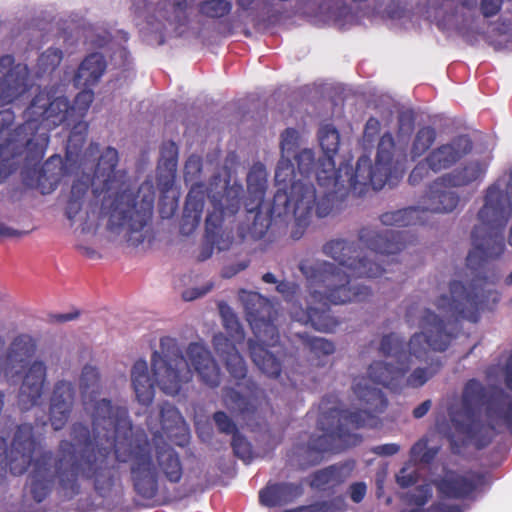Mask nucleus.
<instances>
[{
    "label": "nucleus",
    "instance_id": "f257e3e1",
    "mask_svg": "<svg viewBox=\"0 0 512 512\" xmlns=\"http://www.w3.org/2000/svg\"><path fill=\"white\" fill-rule=\"evenodd\" d=\"M113 433L99 439L90 428L75 421L69 428V439L58 442L56 449H41L34 426L22 423L16 427L10 445L0 437V485L7 471L21 476L29 471L27 485L36 503H42L58 485L63 495L72 499L81 492L82 482H91L95 491L105 497L119 479L116 461L131 462V478L136 493L152 499L158 492V477L153 464L152 446L142 429L134 430L129 414L116 410Z\"/></svg>",
    "mask_w": 512,
    "mask_h": 512
},
{
    "label": "nucleus",
    "instance_id": "f03ea898",
    "mask_svg": "<svg viewBox=\"0 0 512 512\" xmlns=\"http://www.w3.org/2000/svg\"><path fill=\"white\" fill-rule=\"evenodd\" d=\"M94 100L92 87L83 88L71 105L65 96L41 90L24 112L25 122L12 129L15 114L11 109L0 111V183L18 168L17 158L25 155L28 162H39L49 144V132L60 125L72 126L66 144L65 162L60 155L51 156L36 174V188L52 193L75 164L84 172L99 153V144L91 143L80 155L86 141L88 124L83 120ZM93 165H91L92 167Z\"/></svg>",
    "mask_w": 512,
    "mask_h": 512
},
{
    "label": "nucleus",
    "instance_id": "7ed1b4c3",
    "mask_svg": "<svg viewBox=\"0 0 512 512\" xmlns=\"http://www.w3.org/2000/svg\"><path fill=\"white\" fill-rule=\"evenodd\" d=\"M411 242L405 231L379 232L369 227L359 231V244L344 239L327 242L323 252L339 266L322 260L299 264L308 283L309 299L306 309L293 312V316L318 331H334L340 322L330 314V305L362 302L371 295L370 288L353 284L351 278L380 277L387 272L383 264L395 262L394 256Z\"/></svg>",
    "mask_w": 512,
    "mask_h": 512
},
{
    "label": "nucleus",
    "instance_id": "20e7f679",
    "mask_svg": "<svg viewBox=\"0 0 512 512\" xmlns=\"http://www.w3.org/2000/svg\"><path fill=\"white\" fill-rule=\"evenodd\" d=\"M486 279L474 278L464 285L452 281L450 295H441L435 301L442 317L425 309L419 321L420 332L414 333L409 342L392 332L382 337L379 351L385 357L394 359L395 364L375 361L368 368V379L363 385H382L394 392L404 388H420L438 374L443 366L439 358L430 357V352H444L456 337L460 320L476 323L483 303Z\"/></svg>",
    "mask_w": 512,
    "mask_h": 512
},
{
    "label": "nucleus",
    "instance_id": "39448f33",
    "mask_svg": "<svg viewBox=\"0 0 512 512\" xmlns=\"http://www.w3.org/2000/svg\"><path fill=\"white\" fill-rule=\"evenodd\" d=\"M118 161V151L107 147L99 156L93 174L73 182L65 216L71 222L75 220L91 186L95 198H101L99 218H107L108 231L121 236L127 246L138 247L153 238L155 193L151 185H141L134 191L124 175L116 171Z\"/></svg>",
    "mask_w": 512,
    "mask_h": 512
},
{
    "label": "nucleus",
    "instance_id": "423d86ee",
    "mask_svg": "<svg viewBox=\"0 0 512 512\" xmlns=\"http://www.w3.org/2000/svg\"><path fill=\"white\" fill-rule=\"evenodd\" d=\"M512 217V171L502 189V180L490 185L484 196V205L478 212L479 224L471 233L473 248L466 264L478 270L485 263L498 259L505 251L504 228Z\"/></svg>",
    "mask_w": 512,
    "mask_h": 512
},
{
    "label": "nucleus",
    "instance_id": "0eeeda50",
    "mask_svg": "<svg viewBox=\"0 0 512 512\" xmlns=\"http://www.w3.org/2000/svg\"><path fill=\"white\" fill-rule=\"evenodd\" d=\"M239 298L255 336V340H248L250 358L263 374L276 379L294 358L282 345L276 344L279 339L274 323L277 312L272 303L257 292L242 290Z\"/></svg>",
    "mask_w": 512,
    "mask_h": 512
},
{
    "label": "nucleus",
    "instance_id": "6e6552de",
    "mask_svg": "<svg viewBox=\"0 0 512 512\" xmlns=\"http://www.w3.org/2000/svg\"><path fill=\"white\" fill-rule=\"evenodd\" d=\"M160 350L154 351L151 356L155 380L150 376L147 362L143 359L137 360L131 369L136 399L144 406L150 405L154 399L155 382L165 394L175 396L193 377V371L174 338H161Z\"/></svg>",
    "mask_w": 512,
    "mask_h": 512
},
{
    "label": "nucleus",
    "instance_id": "1a4fd4ad",
    "mask_svg": "<svg viewBox=\"0 0 512 512\" xmlns=\"http://www.w3.org/2000/svg\"><path fill=\"white\" fill-rule=\"evenodd\" d=\"M362 382L366 380L355 378L352 388L358 399L365 404V409L350 411L333 407L323 411L318 419V429L323 434L311 437V450L319 453L332 451L337 440L346 441L352 436V430L376 425V414L384 412L388 400L381 389L363 385Z\"/></svg>",
    "mask_w": 512,
    "mask_h": 512
},
{
    "label": "nucleus",
    "instance_id": "9d476101",
    "mask_svg": "<svg viewBox=\"0 0 512 512\" xmlns=\"http://www.w3.org/2000/svg\"><path fill=\"white\" fill-rule=\"evenodd\" d=\"M485 388L477 379H470L463 388L461 407L449 411L453 428L448 436L453 454L460 455L462 449L473 443L477 449L489 445L494 435V426L483 423L477 412L485 398Z\"/></svg>",
    "mask_w": 512,
    "mask_h": 512
},
{
    "label": "nucleus",
    "instance_id": "9b49d317",
    "mask_svg": "<svg viewBox=\"0 0 512 512\" xmlns=\"http://www.w3.org/2000/svg\"><path fill=\"white\" fill-rule=\"evenodd\" d=\"M318 141L323 156L318 159L316 180L323 188V199L318 203L317 216H327L333 209L334 201L338 195L345 196L350 193L346 181V169H354L349 163H342L336 169L334 156L340 145L339 131L332 124L322 125L318 130Z\"/></svg>",
    "mask_w": 512,
    "mask_h": 512
},
{
    "label": "nucleus",
    "instance_id": "f8f14e48",
    "mask_svg": "<svg viewBox=\"0 0 512 512\" xmlns=\"http://www.w3.org/2000/svg\"><path fill=\"white\" fill-rule=\"evenodd\" d=\"M275 185L271 213L281 216L292 210L303 221L312 208L317 212L318 203L323 199V190L316 191L313 183L297 178L294 165L289 157L281 156L275 170Z\"/></svg>",
    "mask_w": 512,
    "mask_h": 512
},
{
    "label": "nucleus",
    "instance_id": "ddd939ff",
    "mask_svg": "<svg viewBox=\"0 0 512 512\" xmlns=\"http://www.w3.org/2000/svg\"><path fill=\"white\" fill-rule=\"evenodd\" d=\"M242 193L243 186L234 183L227 186L219 198L215 195L212 196V210L208 212L205 220L206 244L198 255V261L209 259L215 247L219 251L230 248L233 242V228L228 227L225 223L233 221L234 216L240 210Z\"/></svg>",
    "mask_w": 512,
    "mask_h": 512
},
{
    "label": "nucleus",
    "instance_id": "4468645a",
    "mask_svg": "<svg viewBox=\"0 0 512 512\" xmlns=\"http://www.w3.org/2000/svg\"><path fill=\"white\" fill-rule=\"evenodd\" d=\"M394 152L393 135L386 132L378 143L374 165L368 156L363 155L358 158L355 169H346L348 190L354 195L362 196L369 187L375 191L382 189L391 176Z\"/></svg>",
    "mask_w": 512,
    "mask_h": 512
},
{
    "label": "nucleus",
    "instance_id": "2eb2a0df",
    "mask_svg": "<svg viewBox=\"0 0 512 512\" xmlns=\"http://www.w3.org/2000/svg\"><path fill=\"white\" fill-rule=\"evenodd\" d=\"M100 380V373L95 366L86 364L82 368L79 388L84 411L91 418L90 434H98L99 439H102L106 434L113 433L116 410L123 409L127 413L128 410L123 406H114L109 399H94L101 391Z\"/></svg>",
    "mask_w": 512,
    "mask_h": 512
},
{
    "label": "nucleus",
    "instance_id": "dca6fc26",
    "mask_svg": "<svg viewBox=\"0 0 512 512\" xmlns=\"http://www.w3.org/2000/svg\"><path fill=\"white\" fill-rule=\"evenodd\" d=\"M202 168V158L198 155L189 156L184 166V180L191 183L181 220V232L185 234L192 233L201 221L205 203V185L199 181Z\"/></svg>",
    "mask_w": 512,
    "mask_h": 512
},
{
    "label": "nucleus",
    "instance_id": "f3484780",
    "mask_svg": "<svg viewBox=\"0 0 512 512\" xmlns=\"http://www.w3.org/2000/svg\"><path fill=\"white\" fill-rule=\"evenodd\" d=\"M27 64L16 63L13 55L0 57V103L10 104L31 87Z\"/></svg>",
    "mask_w": 512,
    "mask_h": 512
},
{
    "label": "nucleus",
    "instance_id": "a211bd4d",
    "mask_svg": "<svg viewBox=\"0 0 512 512\" xmlns=\"http://www.w3.org/2000/svg\"><path fill=\"white\" fill-rule=\"evenodd\" d=\"M433 484L441 498L463 500L485 484V474L472 470L460 474L450 470Z\"/></svg>",
    "mask_w": 512,
    "mask_h": 512
},
{
    "label": "nucleus",
    "instance_id": "6ab92c4d",
    "mask_svg": "<svg viewBox=\"0 0 512 512\" xmlns=\"http://www.w3.org/2000/svg\"><path fill=\"white\" fill-rule=\"evenodd\" d=\"M473 149V142L466 134L453 137L449 142L431 149L426 161L431 171L438 173L450 169L467 156Z\"/></svg>",
    "mask_w": 512,
    "mask_h": 512
},
{
    "label": "nucleus",
    "instance_id": "aec40b11",
    "mask_svg": "<svg viewBox=\"0 0 512 512\" xmlns=\"http://www.w3.org/2000/svg\"><path fill=\"white\" fill-rule=\"evenodd\" d=\"M47 379V366L42 360H34L24 371L17 395V404L28 411L41 404Z\"/></svg>",
    "mask_w": 512,
    "mask_h": 512
},
{
    "label": "nucleus",
    "instance_id": "412c9836",
    "mask_svg": "<svg viewBox=\"0 0 512 512\" xmlns=\"http://www.w3.org/2000/svg\"><path fill=\"white\" fill-rule=\"evenodd\" d=\"M76 396L75 386L67 380L55 382L49 405V420L55 431L62 430L73 410Z\"/></svg>",
    "mask_w": 512,
    "mask_h": 512
},
{
    "label": "nucleus",
    "instance_id": "4be33fe9",
    "mask_svg": "<svg viewBox=\"0 0 512 512\" xmlns=\"http://www.w3.org/2000/svg\"><path fill=\"white\" fill-rule=\"evenodd\" d=\"M37 340L26 333H21L13 338L6 350L8 374L19 375L28 369L37 352Z\"/></svg>",
    "mask_w": 512,
    "mask_h": 512
},
{
    "label": "nucleus",
    "instance_id": "5701e85b",
    "mask_svg": "<svg viewBox=\"0 0 512 512\" xmlns=\"http://www.w3.org/2000/svg\"><path fill=\"white\" fill-rule=\"evenodd\" d=\"M186 352L188 360L200 380L211 388L218 387L221 381V372L211 352L197 342L190 343Z\"/></svg>",
    "mask_w": 512,
    "mask_h": 512
},
{
    "label": "nucleus",
    "instance_id": "b1692460",
    "mask_svg": "<svg viewBox=\"0 0 512 512\" xmlns=\"http://www.w3.org/2000/svg\"><path fill=\"white\" fill-rule=\"evenodd\" d=\"M156 468L171 483H179L183 476V465L178 452L163 438H153Z\"/></svg>",
    "mask_w": 512,
    "mask_h": 512
},
{
    "label": "nucleus",
    "instance_id": "393cba45",
    "mask_svg": "<svg viewBox=\"0 0 512 512\" xmlns=\"http://www.w3.org/2000/svg\"><path fill=\"white\" fill-rule=\"evenodd\" d=\"M268 174L265 166L257 162L250 168L246 182L248 198L245 202V208L249 213H255V221L259 218L265 193L267 190Z\"/></svg>",
    "mask_w": 512,
    "mask_h": 512
},
{
    "label": "nucleus",
    "instance_id": "a878e982",
    "mask_svg": "<svg viewBox=\"0 0 512 512\" xmlns=\"http://www.w3.org/2000/svg\"><path fill=\"white\" fill-rule=\"evenodd\" d=\"M303 488L300 484L279 482L267 484L259 491L261 505L273 508L286 505L301 496Z\"/></svg>",
    "mask_w": 512,
    "mask_h": 512
},
{
    "label": "nucleus",
    "instance_id": "bb28decb",
    "mask_svg": "<svg viewBox=\"0 0 512 512\" xmlns=\"http://www.w3.org/2000/svg\"><path fill=\"white\" fill-rule=\"evenodd\" d=\"M106 67L107 63L103 54L90 53L82 60L73 77L74 86L77 88L95 86L103 76Z\"/></svg>",
    "mask_w": 512,
    "mask_h": 512
},
{
    "label": "nucleus",
    "instance_id": "cd10ccee",
    "mask_svg": "<svg viewBox=\"0 0 512 512\" xmlns=\"http://www.w3.org/2000/svg\"><path fill=\"white\" fill-rule=\"evenodd\" d=\"M450 185H437L434 187V181L428 188L429 205L421 207L425 210L424 219H427L428 213H449L456 209L459 204V195L451 191Z\"/></svg>",
    "mask_w": 512,
    "mask_h": 512
},
{
    "label": "nucleus",
    "instance_id": "c85d7f7f",
    "mask_svg": "<svg viewBox=\"0 0 512 512\" xmlns=\"http://www.w3.org/2000/svg\"><path fill=\"white\" fill-rule=\"evenodd\" d=\"M484 173L485 169L479 161H470L462 167L438 177L434 180V187L437 185L464 187L479 180Z\"/></svg>",
    "mask_w": 512,
    "mask_h": 512
},
{
    "label": "nucleus",
    "instance_id": "c756f323",
    "mask_svg": "<svg viewBox=\"0 0 512 512\" xmlns=\"http://www.w3.org/2000/svg\"><path fill=\"white\" fill-rule=\"evenodd\" d=\"M224 364L230 377L235 381V384L238 387L244 386V390L248 396L257 395L259 387L251 378L247 376V365L239 352L232 353L231 356H228L224 361Z\"/></svg>",
    "mask_w": 512,
    "mask_h": 512
},
{
    "label": "nucleus",
    "instance_id": "7c9ffc66",
    "mask_svg": "<svg viewBox=\"0 0 512 512\" xmlns=\"http://www.w3.org/2000/svg\"><path fill=\"white\" fill-rule=\"evenodd\" d=\"M425 210L419 206H410L395 211H388L380 215V221L385 226L408 227L417 224L423 225Z\"/></svg>",
    "mask_w": 512,
    "mask_h": 512
},
{
    "label": "nucleus",
    "instance_id": "2f4dec72",
    "mask_svg": "<svg viewBox=\"0 0 512 512\" xmlns=\"http://www.w3.org/2000/svg\"><path fill=\"white\" fill-rule=\"evenodd\" d=\"M63 60V51L60 48L49 47L42 52L35 65V75L43 78L52 75Z\"/></svg>",
    "mask_w": 512,
    "mask_h": 512
},
{
    "label": "nucleus",
    "instance_id": "473e14b6",
    "mask_svg": "<svg viewBox=\"0 0 512 512\" xmlns=\"http://www.w3.org/2000/svg\"><path fill=\"white\" fill-rule=\"evenodd\" d=\"M223 402L232 413L239 415L244 416L255 410L248 397L232 387L223 389Z\"/></svg>",
    "mask_w": 512,
    "mask_h": 512
},
{
    "label": "nucleus",
    "instance_id": "72a5a7b5",
    "mask_svg": "<svg viewBox=\"0 0 512 512\" xmlns=\"http://www.w3.org/2000/svg\"><path fill=\"white\" fill-rule=\"evenodd\" d=\"M232 8V0H202L198 4V12L200 15L213 20L228 16Z\"/></svg>",
    "mask_w": 512,
    "mask_h": 512
},
{
    "label": "nucleus",
    "instance_id": "f704fd0d",
    "mask_svg": "<svg viewBox=\"0 0 512 512\" xmlns=\"http://www.w3.org/2000/svg\"><path fill=\"white\" fill-rule=\"evenodd\" d=\"M437 132L432 126H423L418 129L411 146L413 159L424 155L436 141Z\"/></svg>",
    "mask_w": 512,
    "mask_h": 512
},
{
    "label": "nucleus",
    "instance_id": "c9c22d12",
    "mask_svg": "<svg viewBox=\"0 0 512 512\" xmlns=\"http://www.w3.org/2000/svg\"><path fill=\"white\" fill-rule=\"evenodd\" d=\"M439 453V447H429L428 438L422 437L416 441L410 451V461L414 464H431Z\"/></svg>",
    "mask_w": 512,
    "mask_h": 512
},
{
    "label": "nucleus",
    "instance_id": "e433bc0d",
    "mask_svg": "<svg viewBox=\"0 0 512 512\" xmlns=\"http://www.w3.org/2000/svg\"><path fill=\"white\" fill-rule=\"evenodd\" d=\"M297 162V169L300 179H305L306 182L312 183L310 175L314 172L316 174L318 161L315 162V155L311 149H303L294 156Z\"/></svg>",
    "mask_w": 512,
    "mask_h": 512
},
{
    "label": "nucleus",
    "instance_id": "4c0bfd02",
    "mask_svg": "<svg viewBox=\"0 0 512 512\" xmlns=\"http://www.w3.org/2000/svg\"><path fill=\"white\" fill-rule=\"evenodd\" d=\"M304 342L305 347L316 358L328 356L334 353L335 346L333 342L320 337H309L308 335H299Z\"/></svg>",
    "mask_w": 512,
    "mask_h": 512
},
{
    "label": "nucleus",
    "instance_id": "58836bf2",
    "mask_svg": "<svg viewBox=\"0 0 512 512\" xmlns=\"http://www.w3.org/2000/svg\"><path fill=\"white\" fill-rule=\"evenodd\" d=\"M183 418L178 409L169 402H164L160 406V424L163 430L168 431L177 426Z\"/></svg>",
    "mask_w": 512,
    "mask_h": 512
},
{
    "label": "nucleus",
    "instance_id": "ea45409f",
    "mask_svg": "<svg viewBox=\"0 0 512 512\" xmlns=\"http://www.w3.org/2000/svg\"><path fill=\"white\" fill-rule=\"evenodd\" d=\"M236 343L239 342L234 341L231 337L226 336L223 333L215 334L212 339L213 347L223 361H225L228 356H231L232 353L239 352L236 348Z\"/></svg>",
    "mask_w": 512,
    "mask_h": 512
},
{
    "label": "nucleus",
    "instance_id": "a19ab883",
    "mask_svg": "<svg viewBox=\"0 0 512 512\" xmlns=\"http://www.w3.org/2000/svg\"><path fill=\"white\" fill-rule=\"evenodd\" d=\"M339 470L335 466H329L316 471L311 478L310 486L317 489H323L325 486L337 482Z\"/></svg>",
    "mask_w": 512,
    "mask_h": 512
},
{
    "label": "nucleus",
    "instance_id": "79ce46f5",
    "mask_svg": "<svg viewBox=\"0 0 512 512\" xmlns=\"http://www.w3.org/2000/svg\"><path fill=\"white\" fill-rule=\"evenodd\" d=\"M432 498V488L430 484L418 485L412 492L407 493L406 500L408 505L416 506L421 510Z\"/></svg>",
    "mask_w": 512,
    "mask_h": 512
},
{
    "label": "nucleus",
    "instance_id": "37998d69",
    "mask_svg": "<svg viewBox=\"0 0 512 512\" xmlns=\"http://www.w3.org/2000/svg\"><path fill=\"white\" fill-rule=\"evenodd\" d=\"M231 446L235 456L246 463H249L252 460V445L243 435L240 433H234L232 436Z\"/></svg>",
    "mask_w": 512,
    "mask_h": 512
},
{
    "label": "nucleus",
    "instance_id": "c03bdc74",
    "mask_svg": "<svg viewBox=\"0 0 512 512\" xmlns=\"http://www.w3.org/2000/svg\"><path fill=\"white\" fill-rule=\"evenodd\" d=\"M299 133L294 128H287L281 134V156L289 157L298 147Z\"/></svg>",
    "mask_w": 512,
    "mask_h": 512
},
{
    "label": "nucleus",
    "instance_id": "a18cd8bd",
    "mask_svg": "<svg viewBox=\"0 0 512 512\" xmlns=\"http://www.w3.org/2000/svg\"><path fill=\"white\" fill-rule=\"evenodd\" d=\"M188 7V0H173L171 4L172 15L167 16L166 19L173 21L180 26L185 25L188 21Z\"/></svg>",
    "mask_w": 512,
    "mask_h": 512
},
{
    "label": "nucleus",
    "instance_id": "49530a36",
    "mask_svg": "<svg viewBox=\"0 0 512 512\" xmlns=\"http://www.w3.org/2000/svg\"><path fill=\"white\" fill-rule=\"evenodd\" d=\"M223 326L228 334L227 336L234 341L243 342L245 338L244 330L234 314L224 316Z\"/></svg>",
    "mask_w": 512,
    "mask_h": 512
},
{
    "label": "nucleus",
    "instance_id": "de8ad7c7",
    "mask_svg": "<svg viewBox=\"0 0 512 512\" xmlns=\"http://www.w3.org/2000/svg\"><path fill=\"white\" fill-rule=\"evenodd\" d=\"M213 420L221 433L232 434V436L234 433H239L235 422L224 411L215 412Z\"/></svg>",
    "mask_w": 512,
    "mask_h": 512
},
{
    "label": "nucleus",
    "instance_id": "09e8293b",
    "mask_svg": "<svg viewBox=\"0 0 512 512\" xmlns=\"http://www.w3.org/2000/svg\"><path fill=\"white\" fill-rule=\"evenodd\" d=\"M419 480V473L416 470H410L408 467L400 469L396 475V481L401 488H409L415 485Z\"/></svg>",
    "mask_w": 512,
    "mask_h": 512
},
{
    "label": "nucleus",
    "instance_id": "8fccbe9b",
    "mask_svg": "<svg viewBox=\"0 0 512 512\" xmlns=\"http://www.w3.org/2000/svg\"><path fill=\"white\" fill-rule=\"evenodd\" d=\"M313 209L314 208H312L310 210L309 214H307V217H305L303 219V221H300L299 217H297V215L292 210H289L287 213L280 216V217H285L288 215H292L294 217L295 223H294V227L291 231V237L294 240H299L302 237V235L304 234L305 229L309 225V221H310Z\"/></svg>",
    "mask_w": 512,
    "mask_h": 512
},
{
    "label": "nucleus",
    "instance_id": "3c124183",
    "mask_svg": "<svg viewBox=\"0 0 512 512\" xmlns=\"http://www.w3.org/2000/svg\"><path fill=\"white\" fill-rule=\"evenodd\" d=\"M430 167L426 161V158L423 161L417 163V165L411 171L408 181L411 185L415 186L422 182L425 178L429 176Z\"/></svg>",
    "mask_w": 512,
    "mask_h": 512
},
{
    "label": "nucleus",
    "instance_id": "603ef678",
    "mask_svg": "<svg viewBox=\"0 0 512 512\" xmlns=\"http://www.w3.org/2000/svg\"><path fill=\"white\" fill-rule=\"evenodd\" d=\"M276 290L284 297L286 301L292 302L297 296L300 287L295 282L282 280L277 283Z\"/></svg>",
    "mask_w": 512,
    "mask_h": 512
},
{
    "label": "nucleus",
    "instance_id": "864d4df0",
    "mask_svg": "<svg viewBox=\"0 0 512 512\" xmlns=\"http://www.w3.org/2000/svg\"><path fill=\"white\" fill-rule=\"evenodd\" d=\"M329 506L325 501H317L308 505H301L282 512H328Z\"/></svg>",
    "mask_w": 512,
    "mask_h": 512
},
{
    "label": "nucleus",
    "instance_id": "5fc2aeb1",
    "mask_svg": "<svg viewBox=\"0 0 512 512\" xmlns=\"http://www.w3.org/2000/svg\"><path fill=\"white\" fill-rule=\"evenodd\" d=\"M497 415L512 434V399H510L505 405L498 408Z\"/></svg>",
    "mask_w": 512,
    "mask_h": 512
},
{
    "label": "nucleus",
    "instance_id": "6e6d98bb",
    "mask_svg": "<svg viewBox=\"0 0 512 512\" xmlns=\"http://www.w3.org/2000/svg\"><path fill=\"white\" fill-rule=\"evenodd\" d=\"M348 492L354 503H360L365 498L367 486L364 482H355L350 485Z\"/></svg>",
    "mask_w": 512,
    "mask_h": 512
},
{
    "label": "nucleus",
    "instance_id": "4d7b16f0",
    "mask_svg": "<svg viewBox=\"0 0 512 512\" xmlns=\"http://www.w3.org/2000/svg\"><path fill=\"white\" fill-rule=\"evenodd\" d=\"M501 5L502 0H482L481 12L486 18L492 17L500 11Z\"/></svg>",
    "mask_w": 512,
    "mask_h": 512
},
{
    "label": "nucleus",
    "instance_id": "13d9d810",
    "mask_svg": "<svg viewBox=\"0 0 512 512\" xmlns=\"http://www.w3.org/2000/svg\"><path fill=\"white\" fill-rule=\"evenodd\" d=\"M425 512H463V509L457 504H446L441 501H436L432 503Z\"/></svg>",
    "mask_w": 512,
    "mask_h": 512
},
{
    "label": "nucleus",
    "instance_id": "bf43d9fd",
    "mask_svg": "<svg viewBox=\"0 0 512 512\" xmlns=\"http://www.w3.org/2000/svg\"><path fill=\"white\" fill-rule=\"evenodd\" d=\"M380 128V121L375 117H370L365 124L364 137L368 141H372L379 134Z\"/></svg>",
    "mask_w": 512,
    "mask_h": 512
},
{
    "label": "nucleus",
    "instance_id": "052dcab7",
    "mask_svg": "<svg viewBox=\"0 0 512 512\" xmlns=\"http://www.w3.org/2000/svg\"><path fill=\"white\" fill-rule=\"evenodd\" d=\"M400 446L396 443H387L372 448V452L380 456H392L399 452Z\"/></svg>",
    "mask_w": 512,
    "mask_h": 512
},
{
    "label": "nucleus",
    "instance_id": "680f3d73",
    "mask_svg": "<svg viewBox=\"0 0 512 512\" xmlns=\"http://www.w3.org/2000/svg\"><path fill=\"white\" fill-rule=\"evenodd\" d=\"M247 267H248L247 262H240V263H237L236 265L226 266V267H224V269L222 271V276L224 278H231L234 275H236L237 273H239L240 271H243L244 269H246Z\"/></svg>",
    "mask_w": 512,
    "mask_h": 512
},
{
    "label": "nucleus",
    "instance_id": "e2e57ef3",
    "mask_svg": "<svg viewBox=\"0 0 512 512\" xmlns=\"http://www.w3.org/2000/svg\"><path fill=\"white\" fill-rule=\"evenodd\" d=\"M211 289V286H208L206 287L205 289H198V288H193V289H189V290H186L183 292L182 294V297L185 301H192V300H195L199 297H202L203 295H205L209 290Z\"/></svg>",
    "mask_w": 512,
    "mask_h": 512
},
{
    "label": "nucleus",
    "instance_id": "0e129e2a",
    "mask_svg": "<svg viewBox=\"0 0 512 512\" xmlns=\"http://www.w3.org/2000/svg\"><path fill=\"white\" fill-rule=\"evenodd\" d=\"M80 315L79 311L50 315V320L56 323H65L75 320Z\"/></svg>",
    "mask_w": 512,
    "mask_h": 512
},
{
    "label": "nucleus",
    "instance_id": "69168bd1",
    "mask_svg": "<svg viewBox=\"0 0 512 512\" xmlns=\"http://www.w3.org/2000/svg\"><path fill=\"white\" fill-rule=\"evenodd\" d=\"M504 383L506 388L512 392V350L504 368Z\"/></svg>",
    "mask_w": 512,
    "mask_h": 512
},
{
    "label": "nucleus",
    "instance_id": "338daca9",
    "mask_svg": "<svg viewBox=\"0 0 512 512\" xmlns=\"http://www.w3.org/2000/svg\"><path fill=\"white\" fill-rule=\"evenodd\" d=\"M432 406L431 400H425L421 404H419L417 407H415L412 411V415L415 419H420L424 417L428 411L430 410Z\"/></svg>",
    "mask_w": 512,
    "mask_h": 512
},
{
    "label": "nucleus",
    "instance_id": "774afa93",
    "mask_svg": "<svg viewBox=\"0 0 512 512\" xmlns=\"http://www.w3.org/2000/svg\"><path fill=\"white\" fill-rule=\"evenodd\" d=\"M399 130L410 132L414 126V119L411 116L401 115L399 117Z\"/></svg>",
    "mask_w": 512,
    "mask_h": 512
}]
</instances>
